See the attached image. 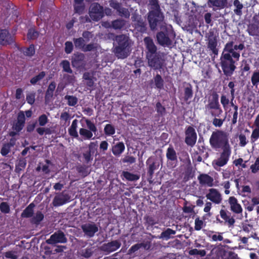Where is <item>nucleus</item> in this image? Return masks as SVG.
<instances>
[{
    "label": "nucleus",
    "mask_w": 259,
    "mask_h": 259,
    "mask_svg": "<svg viewBox=\"0 0 259 259\" xmlns=\"http://www.w3.org/2000/svg\"><path fill=\"white\" fill-rule=\"evenodd\" d=\"M115 41L117 43L114 49L116 56L121 59L126 57L130 53L127 37L125 35L117 36Z\"/></svg>",
    "instance_id": "obj_2"
},
{
    "label": "nucleus",
    "mask_w": 259,
    "mask_h": 259,
    "mask_svg": "<svg viewBox=\"0 0 259 259\" xmlns=\"http://www.w3.org/2000/svg\"><path fill=\"white\" fill-rule=\"evenodd\" d=\"M26 100L29 104H32L35 101V94L32 93L28 94L26 96Z\"/></svg>",
    "instance_id": "obj_53"
},
{
    "label": "nucleus",
    "mask_w": 259,
    "mask_h": 259,
    "mask_svg": "<svg viewBox=\"0 0 259 259\" xmlns=\"http://www.w3.org/2000/svg\"><path fill=\"white\" fill-rule=\"evenodd\" d=\"M74 44L76 47L79 48H83V50L84 51H90L93 48V46L92 45H88L85 48H83L84 40L82 38L75 39L74 40Z\"/></svg>",
    "instance_id": "obj_25"
},
{
    "label": "nucleus",
    "mask_w": 259,
    "mask_h": 259,
    "mask_svg": "<svg viewBox=\"0 0 259 259\" xmlns=\"http://www.w3.org/2000/svg\"><path fill=\"white\" fill-rule=\"evenodd\" d=\"M221 102L223 104L224 109H226V108L229 103V99H227L225 96H222L221 99Z\"/></svg>",
    "instance_id": "obj_56"
},
{
    "label": "nucleus",
    "mask_w": 259,
    "mask_h": 259,
    "mask_svg": "<svg viewBox=\"0 0 259 259\" xmlns=\"http://www.w3.org/2000/svg\"><path fill=\"white\" fill-rule=\"evenodd\" d=\"M18 121L24 123L25 122V115L23 112L21 111L19 113L18 116Z\"/></svg>",
    "instance_id": "obj_62"
},
{
    "label": "nucleus",
    "mask_w": 259,
    "mask_h": 259,
    "mask_svg": "<svg viewBox=\"0 0 259 259\" xmlns=\"http://www.w3.org/2000/svg\"><path fill=\"white\" fill-rule=\"evenodd\" d=\"M123 176L128 181H136L138 180L140 176L137 175L131 174L127 171H124L123 172Z\"/></svg>",
    "instance_id": "obj_28"
},
{
    "label": "nucleus",
    "mask_w": 259,
    "mask_h": 259,
    "mask_svg": "<svg viewBox=\"0 0 259 259\" xmlns=\"http://www.w3.org/2000/svg\"><path fill=\"white\" fill-rule=\"evenodd\" d=\"M144 247V248L146 247V245H145L144 243H140V244H137L133 246L129 249V253H132L135 252V251H137L139 249H140L141 247Z\"/></svg>",
    "instance_id": "obj_41"
},
{
    "label": "nucleus",
    "mask_w": 259,
    "mask_h": 259,
    "mask_svg": "<svg viewBox=\"0 0 259 259\" xmlns=\"http://www.w3.org/2000/svg\"><path fill=\"white\" fill-rule=\"evenodd\" d=\"M27 35L29 39H35L37 37L38 34L34 29L31 28L29 30Z\"/></svg>",
    "instance_id": "obj_47"
},
{
    "label": "nucleus",
    "mask_w": 259,
    "mask_h": 259,
    "mask_svg": "<svg viewBox=\"0 0 259 259\" xmlns=\"http://www.w3.org/2000/svg\"><path fill=\"white\" fill-rule=\"evenodd\" d=\"M24 54L26 56H31L35 53L34 47L33 45L30 46L28 48L25 49L23 51Z\"/></svg>",
    "instance_id": "obj_40"
},
{
    "label": "nucleus",
    "mask_w": 259,
    "mask_h": 259,
    "mask_svg": "<svg viewBox=\"0 0 259 259\" xmlns=\"http://www.w3.org/2000/svg\"><path fill=\"white\" fill-rule=\"evenodd\" d=\"M149 65L155 69H159L161 67L162 61L156 55H148L147 56Z\"/></svg>",
    "instance_id": "obj_12"
},
{
    "label": "nucleus",
    "mask_w": 259,
    "mask_h": 259,
    "mask_svg": "<svg viewBox=\"0 0 259 259\" xmlns=\"http://www.w3.org/2000/svg\"><path fill=\"white\" fill-rule=\"evenodd\" d=\"M73 6L75 12L77 13H81L84 9L83 4L74 3Z\"/></svg>",
    "instance_id": "obj_43"
},
{
    "label": "nucleus",
    "mask_w": 259,
    "mask_h": 259,
    "mask_svg": "<svg viewBox=\"0 0 259 259\" xmlns=\"http://www.w3.org/2000/svg\"><path fill=\"white\" fill-rule=\"evenodd\" d=\"M48 121L47 116L45 114H42L38 118L39 124L40 126H44Z\"/></svg>",
    "instance_id": "obj_45"
},
{
    "label": "nucleus",
    "mask_w": 259,
    "mask_h": 259,
    "mask_svg": "<svg viewBox=\"0 0 259 259\" xmlns=\"http://www.w3.org/2000/svg\"><path fill=\"white\" fill-rule=\"evenodd\" d=\"M10 145L9 144L5 145L2 149L1 153L3 155H7L10 151Z\"/></svg>",
    "instance_id": "obj_59"
},
{
    "label": "nucleus",
    "mask_w": 259,
    "mask_h": 259,
    "mask_svg": "<svg viewBox=\"0 0 259 259\" xmlns=\"http://www.w3.org/2000/svg\"><path fill=\"white\" fill-rule=\"evenodd\" d=\"M199 183L202 185L212 187L213 185V179L206 174H201L198 177Z\"/></svg>",
    "instance_id": "obj_17"
},
{
    "label": "nucleus",
    "mask_w": 259,
    "mask_h": 259,
    "mask_svg": "<svg viewBox=\"0 0 259 259\" xmlns=\"http://www.w3.org/2000/svg\"><path fill=\"white\" fill-rule=\"evenodd\" d=\"M166 157L170 160H175L177 159L176 152L172 148H168L167 149Z\"/></svg>",
    "instance_id": "obj_30"
},
{
    "label": "nucleus",
    "mask_w": 259,
    "mask_h": 259,
    "mask_svg": "<svg viewBox=\"0 0 259 259\" xmlns=\"http://www.w3.org/2000/svg\"><path fill=\"white\" fill-rule=\"evenodd\" d=\"M120 243L117 241H114L110 243L103 244L101 248L103 251L108 253L114 251L120 246Z\"/></svg>",
    "instance_id": "obj_15"
},
{
    "label": "nucleus",
    "mask_w": 259,
    "mask_h": 259,
    "mask_svg": "<svg viewBox=\"0 0 259 259\" xmlns=\"http://www.w3.org/2000/svg\"><path fill=\"white\" fill-rule=\"evenodd\" d=\"M61 120L67 121L70 118V115L66 112H63L60 116Z\"/></svg>",
    "instance_id": "obj_64"
},
{
    "label": "nucleus",
    "mask_w": 259,
    "mask_h": 259,
    "mask_svg": "<svg viewBox=\"0 0 259 259\" xmlns=\"http://www.w3.org/2000/svg\"><path fill=\"white\" fill-rule=\"evenodd\" d=\"M88 129L81 128L79 129V133L80 136L84 140L94 139L93 138L94 134L95 135L97 129L95 124L90 120L87 119L85 120Z\"/></svg>",
    "instance_id": "obj_4"
},
{
    "label": "nucleus",
    "mask_w": 259,
    "mask_h": 259,
    "mask_svg": "<svg viewBox=\"0 0 259 259\" xmlns=\"http://www.w3.org/2000/svg\"><path fill=\"white\" fill-rule=\"evenodd\" d=\"M192 96V91L191 88L187 87L185 89V100L187 101L191 98Z\"/></svg>",
    "instance_id": "obj_50"
},
{
    "label": "nucleus",
    "mask_w": 259,
    "mask_h": 259,
    "mask_svg": "<svg viewBox=\"0 0 259 259\" xmlns=\"http://www.w3.org/2000/svg\"><path fill=\"white\" fill-rule=\"evenodd\" d=\"M77 123H78L77 120L74 119L72 121L71 125L68 130V132H69V135L73 137L74 138L78 137V133H77V132L76 130L77 127Z\"/></svg>",
    "instance_id": "obj_24"
},
{
    "label": "nucleus",
    "mask_w": 259,
    "mask_h": 259,
    "mask_svg": "<svg viewBox=\"0 0 259 259\" xmlns=\"http://www.w3.org/2000/svg\"><path fill=\"white\" fill-rule=\"evenodd\" d=\"M66 195H60L56 196L53 200V204L55 206H59L65 203L68 200Z\"/></svg>",
    "instance_id": "obj_23"
},
{
    "label": "nucleus",
    "mask_w": 259,
    "mask_h": 259,
    "mask_svg": "<svg viewBox=\"0 0 259 259\" xmlns=\"http://www.w3.org/2000/svg\"><path fill=\"white\" fill-rule=\"evenodd\" d=\"M206 197L207 199L217 204L221 203L222 201L221 194L217 189L214 188L208 190Z\"/></svg>",
    "instance_id": "obj_8"
},
{
    "label": "nucleus",
    "mask_w": 259,
    "mask_h": 259,
    "mask_svg": "<svg viewBox=\"0 0 259 259\" xmlns=\"http://www.w3.org/2000/svg\"><path fill=\"white\" fill-rule=\"evenodd\" d=\"M189 253L190 255H199L200 256H204L206 255L205 250H198L197 249H192L189 250Z\"/></svg>",
    "instance_id": "obj_35"
},
{
    "label": "nucleus",
    "mask_w": 259,
    "mask_h": 259,
    "mask_svg": "<svg viewBox=\"0 0 259 259\" xmlns=\"http://www.w3.org/2000/svg\"><path fill=\"white\" fill-rule=\"evenodd\" d=\"M239 145L241 147H244L247 143V140L245 135L240 134L239 136Z\"/></svg>",
    "instance_id": "obj_49"
},
{
    "label": "nucleus",
    "mask_w": 259,
    "mask_h": 259,
    "mask_svg": "<svg viewBox=\"0 0 259 259\" xmlns=\"http://www.w3.org/2000/svg\"><path fill=\"white\" fill-rule=\"evenodd\" d=\"M259 138V128H254L251 134L250 140L252 143L254 142Z\"/></svg>",
    "instance_id": "obj_38"
},
{
    "label": "nucleus",
    "mask_w": 259,
    "mask_h": 259,
    "mask_svg": "<svg viewBox=\"0 0 259 259\" xmlns=\"http://www.w3.org/2000/svg\"><path fill=\"white\" fill-rule=\"evenodd\" d=\"M115 130L113 125L110 124L106 125L104 127V132L107 135H112L115 133Z\"/></svg>",
    "instance_id": "obj_33"
},
{
    "label": "nucleus",
    "mask_w": 259,
    "mask_h": 259,
    "mask_svg": "<svg viewBox=\"0 0 259 259\" xmlns=\"http://www.w3.org/2000/svg\"><path fill=\"white\" fill-rule=\"evenodd\" d=\"M150 5H151L150 11L159 10V6L157 0H150Z\"/></svg>",
    "instance_id": "obj_51"
},
{
    "label": "nucleus",
    "mask_w": 259,
    "mask_h": 259,
    "mask_svg": "<svg viewBox=\"0 0 259 259\" xmlns=\"http://www.w3.org/2000/svg\"><path fill=\"white\" fill-rule=\"evenodd\" d=\"M125 146L122 142H118L113 145L112 151L113 154L116 156H119L123 152Z\"/></svg>",
    "instance_id": "obj_19"
},
{
    "label": "nucleus",
    "mask_w": 259,
    "mask_h": 259,
    "mask_svg": "<svg viewBox=\"0 0 259 259\" xmlns=\"http://www.w3.org/2000/svg\"><path fill=\"white\" fill-rule=\"evenodd\" d=\"M185 135L186 143L190 146H193L197 139V135L194 128L191 126L188 127L186 131Z\"/></svg>",
    "instance_id": "obj_9"
},
{
    "label": "nucleus",
    "mask_w": 259,
    "mask_h": 259,
    "mask_svg": "<svg viewBox=\"0 0 259 259\" xmlns=\"http://www.w3.org/2000/svg\"><path fill=\"white\" fill-rule=\"evenodd\" d=\"M206 37L208 38V47L214 53H215L216 47L217 45V36L213 32L209 31Z\"/></svg>",
    "instance_id": "obj_14"
},
{
    "label": "nucleus",
    "mask_w": 259,
    "mask_h": 259,
    "mask_svg": "<svg viewBox=\"0 0 259 259\" xmlns=\"http://www.w3.org/2000/svg\"><path fill=\"white\" fill-rule=\"evenodd\" d=\"M234 62L231 58L225 54L221 57V64L224 72L227 75H230L235 69Z\"/></svg>",
    "instance_id": "obj_6"
},
{
    "label": "nucleus",
    "mask_w": 259,
    "mask_h": 259,
    "mask_svg": "<svg viewBox=\"0 0 259 259\" xmlns=\"http://www.w3.org/2000/svg\"><path fill=\"white\" fill-rule=\"evenodd\" d=\"M82 229L85 235L88 237H93L98 231L97 226L94 224H86L82 226Z\"/></svg>",
    "instance_id": "obj_13"
},
{
    "label": "nucleus",
    "mask_w": 259,
    "mask_h": 259,
    "mask_svg": "<svg viewBox=\"0 0 259 259\" xmlns=\"http://www.w3.org/2000/svg\"><path fill=\"white\" fill-rule=\"evenodd\" d=\"M12 41L11 36L6 30H0V44L5 45Z\"/></svg>",
    "instance_id": "obj_21"
},
{
    "label": "nucleus",
    "mask_w": 259,
    "mask_h": 259,
    "mask_svg": "<svg viewBox=\"0 0 259 259\" xmlns=\"http://www.w3.org/2000/svg\"><path fill=\"white\" fill-rule=\"evenodd\" d=\"M163 16L159 10L150 11L148 16V20L152 29H155L158 25L162 26Z\"/></svg>",
    "instance_id": "obj_5"
},
{
    "label": "nucleus",
    "mask_w": 259,
    "mask_h": 259,
    "mask_svg": "<svg viewBox=\"0 0 259 259\" xmlns=\"http://www.w3.org/2000/svg\"><path fill=\"white\" fill-rule=\"evenodd\" d=\"M90 16L93 20L98 21L103 16V8L98 4H92L90 9Z\"/></svg>",
    "instance_id": "obj_7"
},
{
    "label": "nucleus",
    "mask_w": 259,
    "mask_h": 259,
    "mask_svg": "<svg viewBox=\"0 0 259 259\" xmlns=\"http://www.w3.org/2000/svg\"><path fill=\"white\" fill-rule=\"evenodd\" d=\"M0 209L4 213H9L10 211V207L6 202H2L0 205Z\"/></svg>",
    "instance_id": "obj_48"
},
{
    "label": "nucleus",
    "mask_w": 259,
    "mask_h": 259,
    "mask_svg": "<svg viewBox=\"0 0 259 259\" xmlns=\"http://www.w3.org/2000/svg\"><path fill=\"white\" fill-rule=\"evenodd\" d=\"M227 1L228 0H209L208 5L213 8L221 9L227 6Z\"/></svg>",
    "instance_id": "obj_18"
},
{
    "label": "nucleus",
    "mask_w": 259,
    "mask_h": 259,
    "mask_svg": "<svg viewBox=\"0 0 259 259\" xmlns=\"http://www.w3.org/2000/svg\"><path fill=\"white\" fill-rule=\"evenodd\" d=\"M210 144L213 148L231 149L226 133L221 131L213 132L209 140Z\"/></svg>",
    "instance_id": "obj_1"
},
{
    "label": "nucleus",
    "mask_w": 259,
    "mask_h": 259,
    "mask_svg": "<svg viewBox=\"0 0 259 259\" xmlns=\"http://www.w3.org/2000/svg\"><path fill=\"white\" fill-rule=\"evenodd\" d=\"M55 88L56 84L55 83L52 82L50 83L47 91V95H50L51 96Z\"/></svg>",
    "instance_id": "obj_58"
},
{
    "label": "nucleus",
    "mask_w": 259,
    "mask_h": 259,
    "mask_svg": "<svg viewBox=\"0 0 259 259\" xmlns=\"http://www.w3.org/2000/svg\"><path fill=\"white\" fill-rule=\"evenodd\" d=\"M207 107L209 109H215L218 110L219 114H221L222 112V110L219 108V104L218 100H214L213 101H211L207 105Z\"/></svg>",
    "instance_id": "obj_32"
},
{
    "label": "nucleus",
    "mask_w": 259,
    "mask_h": 259,
    "mask_svg": "<svg viewBox=\"0 0 259 259\" xmlns=\"http://www.w3.org/2000/svg\"><path fill=\"white\" fill-rule=\"evenodd\" d=\"M65 99L67 100L69 106H74L77 102V99L73 96H66Z\"/></svg>",
    "instance_id": "obj_34"
},
{
    "label": "nucleus",
    "mask_w": 259,
    "mask_h": 259,
    "mask_svg": "<svg viewBox=\"0 0 259 259\" xmlns=\"http://www.w3.org/2000/svg\"><path fill=\"white\" fill-rule=\"evenodd\" d=\"M73 49V45L71 42L67 41L65 43V50L66 53L69 54L70 53Z\"/></svg>",
    "instance_id": "obj_55"
},
{
    "label": "nucleus",
    "mask_w": 259,
    "mask_h": 259,
    "mask_svg": "<svg viewBox=\"0 0 259 259\" xmlns=\"http://www.w3.org/2000/svg\"><path fill=\"white\" fill-rule=\"evenodd\" d=\"M176 231L170 229H167L165 231L163 232L160 235V238H165L166 239H169L171 235H175Z\"/></svg>",
    "instance_id": "obj_29"
},
{
    "label": "nucleus",
    "mask_w": 259,
    "mask_h": 259,
    "mask_svg": "<svg viewBox=\"0 0 259 259\" xmlns=\"http://www.w3.org/2000/svg\"><path fill=\"white\" fill-rule=\"evenodd\" d=\"M252 172L256 173L259 170V157L256 159L254 164L250 166Z\"/></svg>",
    "instance_id": "obj_44"
},
{
    "label": "nucleus",
    "mask_w": 259,
    "mask_h": 259,
    "mask_svg": "<svg viewBox=\"0 0 259 259\" xmlns=\"http://www.w3.org/2000/svg\"><path fill=\"white\" fill-rule=\"evenodd\" d=\"M203 226V222L199 219H196L195 221V229L196 230H200Z\"/></svg>",
    "instance_id": "obj_52"
},
{
    "label": "nucleus",
    "mask_w": 259,
    "mask_h": 259,
    "mask_svg": "<svg viewBox=\"0 0 259 259\" xmlns=\"http://www.w3.org/2000/svg\"><path fill=\"white\" fill-rule=\"evenodd\" d=\"M24 124V123L17 121V122L16 123L14 127L15 130H16L17 132H19L23 127Z\"/></svg>",
    "instance_id": "obj_63"
},
{
    "label": "nucleus",
    "mask_w": 259,
    "mask_h": 259,
    "mask_svg": "<svg viewBox=\"0 0 259 259\" xmlns=\"http://www.w3.org/2000/svg\"><path fill=\"white\" fill-rule=\"evenodd\" d=\"M5 256L7 258H10L12 259H16L17 256L14 252L9 251L5 253Z\"/></svg>",
    "instance_id": "obj_60"
},
{
    "label": "nucleus",
    "mask_w": 259,
    "mask_h": 259,
    "mask_svg": "<svg viewBox=\"0 0 259 259\" xmlns=\"http://www.w3.org/2000/svg\"><path fill=\"white\" fill-rule=\"evenodd\" d=\"M110 5L111 7L116 9L121 16H123L126 17L130 16V13L126 9L120 8L119 4L113 1H111Z\"/></svg>",
    "instance_id": "obj_20"
},
{
    "label": "nucleus",
    "mask_w": 259,
    "mask_h": 259,
    "mask_svg": "<svg viewBox=\"0 0 259 259\" xmlns=\"http://www.w3.org/2000/svg\"><path fill=\"white\" fill-rule=\"evenodd\" d=\"M144 42L148 51L151 54H154L156 52V48L152 40L150 38L146 37L144 39Z\"/></svg>",
    "instance_id": "obj_26"
},
{
    "label": "nucleus",
    "mask_w": 259,
    "mask_h": 259,
    "mask_svg": "<svg viewBox=\"0 0 259 259\" xmlns=\"http://www.w3.org/2000/svg\"><path fill=\"white\" fill-rule=\"evenodd\" d=\"M45 75L46 74L44 72H41L39 74L32 78L30 80V82L33 84L36 83L45 77Z\"/></svg>",
    "instance_id": "obj_36"
},
{
    "label": "nucleus",
    "mask_w": 259,
    "mask_h": 259,
    "mask_svg": "<svg viewBox=\"0 0 259 259\" xmlns=\"http://www.w3.org/2000/svg\"><path fill=\"white\" fill-rule=\"evenodd\" d=\"M44 218L43 214L40 212H37L33 219V221L35 223H37L40 222Z\"/></svg>",
    "instance_id": "obj_54"
},
{
    "label": "nucleus",
    "mask_w": 259,
    "mask_h": 259,
    "mask_svg": "<svg viewBox=\"0 0 259 259\" xmlns=\"http://www.w3.org/2000/svg\"><path fill=\"white\" fill-rule=\"evenodd\" d=\"M154 82L157 88L161 89L163 85V81L159 75H157L154 78Z\"/></svg>",
    "instance_id": "obj_39"
},
{
    "label": "nucleus",
    "mask_w": 259,
    "mask_h": 259,
    "mask_svg": "<svg viewBox=\"0 0 259 259\" xmlns=\"http://www.w3.org/2000/svg\"><path fill=\"white\" fill-rule=\"evenodd\" d=\"M158 42L162 46H167L170 44L169 38L163 32H159L157 35Z\"/></svg>",
    "instance_id": "obj_22"
},
{
    "label": "nucleus",
    "mask_w": 259,
    "mask_h": 259,
    "mask_svg": "<svg viewBox=\"0 0 259 259\" xmlns=\"http://www.w3.org/2000/svg\"><path fill=\"white\" fill-rule=\"evenodd\" d=\"M92 253V248H87L82 251V255L85 257H90Z\"/></svg>",
    "instance_id": "obj_57"
},
{
    "label": "nucleus",
    "mask_w": 259,
    "mask_h": 259,
    "mask_svg": "<svg viewBox=\"0 0 259 259\" xmlns=\"http://www.w3.org/2000/svg\"><path fill=\"white\" fill-rule=\"evenodd\" d=\"M235 50L233 42H228L226 45L222 56L224 57L225 55L227 54L229 56V58H232L233 57L237 60H238L240 57V54L236 52Z\"/></svg>",
    "instance_id": "obj_10"
},
{
    "label": "nucleus",
    "mask_w": 259,
    "mask_h": 259,
    "mask_svg": "<svg viewBox=\"0 0 259 259\" xmlns=\"http://www.w3.org/2000/svg\"><path fill=\"white\" fill-rule=\"evenodd\" d=\"M34 206V204L32 203L29 204L22 213L21 216L24 218L30 217L33 213V208Z\"/></svg>",
    "instance_id": "obj_27"
},
{
    "label": "nucleus",
    "mask_w": 259,
    "mask_h": 259,
    "mask_svg": "<svg viewBox=\"0 0 259 259\" xmlns=\"http://www.w3.org/2000/svg\"><path fill=\"white\" fill-rule=\"evenodd\" d=\"M231 153V149H223L219 157L213 160L212 166L217 170H220L221 167L227 164Z\"/></svg>",
    "instance_id": "obj_3"
},
{
    "label": "nucleus",
    "mask_w": 259,
    "mask_h": 259,
    "mask_svg": "<svg viewBox=\"0 0 259 259\" xmlns=\"http://www.w3.org/2000/svg\"><path fill=\"white\" fill-rule=\"evenodd\" d=\"M229 203L230 205L231 210L235 213H240L242 211V208L240 204L238 203L237 199L234 197H230L229 198Z\"/></svg>",
    "instance_id": "obj_16"
},
{
    "label": "nucleus",
    "mask_w": 259,
    "mask_h": 259,
    "mask_svg": "<svg viewBox=\"0 0 259 259\" xmlns=\"http://www.w3.org/2000/svg\"><path fill=\"white\" fill-rule=\"evenodd\" d=\"M61 65L62 66L64 71L69 73H71L72 72L71 69L70 67V64L68 61L66 60L63 61L61 63Z\"/></svg>",
    "instance_id": "obj_46"
},
{
    "label": "nucleus",
    "mask_w": 259,
    "mask_h": 259,
    "mask_svg": "<svg viewBox=\"0 0 259 259\" xmlns=\"http://www.w3.org/2000/svg\"><path fill=\"white\" fill-rule=\"evenodd\" d=\"M124 25V22L121 20H117L112 22V25L114 29H120Z\"/></svg>",
    "instance_id": "obj_42"
},
{
    "label": "nucleus",
    "mask_w": 259,
    "mask_h": 259,
    "mask_svg": "<svg viewBox=\"0 0 259 259\" xmlns=\"http://www.w3.org/2000/svg\"><path fill=\"white\" fill-rule=\"evenodd\" d=\"M233 5L234 7L236 8L235 9H234L235 13L237 15H241V9L243 8L242 4L238 0H235L234 1Z\"/></svg>",
    "instance_id": "obj_31"
},
{
    "label": "nucleus",
    "mask_w": 259,
    "mask_h": 259,
    "mask_svg": "<svg viewBox=\"0 0 259 259\" xmlns=\"http://www.w3.org/2000/svg\"><path fill=\"white\" fill-rule=\"evenodd\" d=\"M67 241L64 234L61 232H58L51 235L50 239L47 240V242L49 244L57 243H65Z\"/></svg>",
    "instance_id": "obj_11"
},
{
    "label": "nucleus",
    "mask_w": 259,
    "mask_h": 259,
    "mask_svg": "<svg viewBox=\"0 0 259 259\" xmlns=\"http://www.w3.org/2000/svg\"><path fill=\"white\" fill-rule=\"evenodd\" d=\"M251 82L253 85L259 83V70L253 72L251 77Z\"/></svg>",
    "instance_id": "obj_37"
},
{
    "label": "nucleus",
    "mask_w": 259,
    "mask_h": 259,
    "mask_svg": "<svg viewBox=\"0 0 259 259\" xmlns=\"http://www.w3.org/2000/svg\"><path fill=\"white\" fill-rule=\"evenodd\" d=\"M224 120L218 118H214L213 120V124L218 127H220L223 124Z\"/></svg>",
    "instance_id": "obj_61"
}]
</instances>
